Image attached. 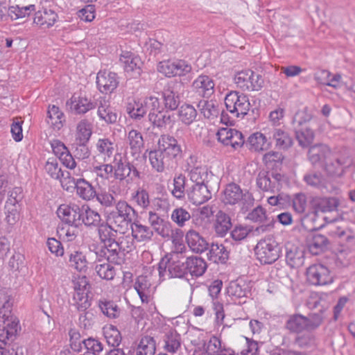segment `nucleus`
I'll use <instances>...</instances> for the list:
<instances>
[{
  "mask_svg": "<svg viewBox=\"0 0 355 355\" xmlns=\"http://www.w3.org/2000/svg\"><path fill=\"white\" fill-rule=\"evenodd\" d=\"M97 155L101 157L104 162H108L116 153V145L110 138H100L96 143Z\"/></svg>",
  "mask_w": 355,
  "mask_h": 355,
  "instance_id": "nucleus-21",
  "label": "nucleus"
},
{
  "mask_svg": "<svg viewBox=\"0 0 355 355\" xmlns=\"http://www.w3.org/2000/svg\"><path fill=\"white\" fill-rule=\"evenodd\" d=\"M0 303L2 304L0 308V315L4 316L14 314L12 310L14 299L10 295H8V293L4 291H1Z\"/></svg>",
  "mask_w": 355,
  "mask_h": 355,
  "instance_id": "nucleus-58",
  "label": "nucleus"
},
{
  "mask_svg": "<svg viewBox=\"0 0 355 355\" xmlns=\"http://www.w3.org/2000/svg\"><path fill=\"white\" fill-rule=\"evenodd\" d=\"M44 171L51 178L55 180L61 178L64 172L62 171L58 159L55 157H50L47 159L44 166Z\"/></svg>",
  "mask_w": 355,
  "mask_h": 355,
  "instance_id": "nucleus-50",
  "label": "nucleus"
},
{
  "mask_svg": "<svg viewBox=\"0 0 355 355\" xmlns=\"http://www.w3.org/2000/svg\"><path fill=\"white\" fill-rule=\"evenodd\" d=\"M111 166L114 176L116 180H123L130 175L132 179L139 177V172L137 169L127 162L125 156L121 153H115Z\"/></svg>",
  "mask_w": 355,
  "mask_h": 355,
  "instance_id": "nucleus-9",
  "label": "nucleus"
},
{
  "mask_svg": "<svg viewBox=\"0 0 355 355\" xmlns=\"http://www.w3.org/2000/svg\"><path fill=\"white\" fill-rule=\"evenodd\" d=\"M282 178L278 173L261 171L257 178V185L263 191L274 193L279 190Z\"/></svg>",
  "mask_w": 355,
  "mask_h": 355,
  "instance_id": "nucleus-13",
  "label": "nucleus"
},
{
  "mask_svg": "<svg viewBox=\"0 0 355 355\" xmlns=\"http://www.w3.org/2000/svg\"><path fill=\"white\" fill-rule=\"evenodd\" d=\"M148 120L154 125L159 128H165L173 123V116L167 111L160 110V103L158 99V105L155 107H150L148 114Z\"/></svg>",
  "mask_w": 355,
  "mask_h": 355,
  "instance_id": "nucleus-18",
  "label": "nucleus"
},
{
  "mask_svg": "<svg viewBox=\"0 0 355 355\" xmlns=\"http://www.w3.org/2000/svg\"><path fill=\"white\" fill-rule=\"evenodd\" d=\"M69 107L76 114H83L95 108L96 105L85 96L73 95L68 103Z\"/></svg>",
  "mask_w": 355,
  "mask_h": 355,
  "instance_id": "nucleus-24",
  "label": "nucleus"
},
{
  "mask_svg": "<svg viewBox=\"0 0 355 355\" xmlns=\"http://www.w3.org/2000/svg\"><path fill=\"white\" fill-rule=\"evenodd\" d=\"M80 314L78 321L80 327L85 329H90L96 322V315L92 309L82 311Z\"/></svg>",
  "mask_w": 355,
  "mask_h": 355,
  "instance_id": "nucleus-61",
  "label": "nucleus"
},
{
  "mask_svg": "<svg viewBox=\"0 0 355 355\" xmlns=\"http://www.w3.org/2000/svg\"><path fill=\"white\" fill-rule=\"evenodd\" d=\"M327 304L324 303V310L317 313H311L307 316L300 313L288 316L284 327L291 333L300 334L304 331H311L317 329L323 322Z\"/></svg>",
  "mask_w": 355,
  "mask_h": 355,
  "instance_id": "nucleus-2",
  "label": "nucleus"
},
{
  "mask_svg": "<svg viewBox=\"0 0 355 355\" xmlns=\"http://www.w3.org/2000/svg\"><path fill=\"white\" fill-rule=\"evenodd\" d=\"M211 198L207 184H195L189 193V200L195 205H201Z\"/></svg>",
  "mask_w": 355,
  "mask_h": 355,
  "instance_id": "nucleus-28",
  "label": "nucleus"
},
{
  "mask_svg": "<svg viewBox=\"0 0 355 355\" xmlns=\"http://www.w3.org/2000/svg\"><path fill=\"white\" fill-rule=\"evenodd\" d=\"M35 10V6L31 4L26 6H19L18 5L11 6L8 8V16L12 20H16L28 16L31 12Z\"/></svg>",
  "mask_w": 355,
  "mask_h": 355,
  "instance_id": "nucleus-45",
  "label": "nucleus"
},
{
  "mask_svg": "<svg viewBox=\"0 0 355 355\" xmlns=\"http://www.w3.org/2000/svg\"><path fill=\"white\" fill-rule=\"evenodd\" d=\"M103 243L108 253L107 261H111L117 265L121 264L123 261V257L121 255L118 241L113 239Z\"/></svg>",
  "mask_w": 355,
  "mask_h": 355,
  "instance_id": "nucleus-38",
  "label": "nucleus"
},
{
  "mask_svg": "<svg viewBox=\"0 0 355 355\" xmlns=\"http://www.w3.org/2000/svg\"><path fill=\"white\" fill-rule=\"evenodd\" d=\"M92 125L87 119L78 122L76 126V140L80 144L84 145L92 135Z\"/></svg>",
  "mask_w": 355,
  "mask_h": 355,
  "instance_id": "nucleus-43",
  "label": "nucleus"
},
{
  "mask_svg": "<svg viewBox=\"0 0 355 355\" xmlns=\"http://www.w3.org/2000/svg\"><path fill=\"white\" fill-rule=\"evenodd\" d=\"M120 60L128 76L137 78L140 76L143 62L139 55L130 51H123Z\"/></svg>",
  "mask_w": 355,
  "mask_h": 355,
  "instance_id": "nucleus-14",
  "label": "nucleus"
},
{
  "mask_svg": "<svg viewBox=\"0 0 355 355\" xmlns=\"http://www.w3.org/2000/svg\"><path fill=\"white\" fill-rule=\"evenodd\" d=\"M131 234L138 241L149 239L153 235V230L154 227L143 225L141 223H130Z\"/></svg>",
  "mask_w": 355,
  "mask_h": 355,
  "instance_id": "nucleus-46",
  "label": "nucleus"
},
{
  "mask_svg": "<svg viewBox=\"0 0 355 355\" xmlns=\"http://www.w3.org/2000/svg\"><path fill=\"white\" fill-rule=\"evenodd\" d=\"M187 168L189 171L190 179L196 184H206L211 173L205 166L197 163L196 157L190 156L187 160Z\"/></svg>",
  "mask_w": 355,
  "mask_h": 355,
  "instance_id": "nucleus-15",
  "label": "nucleus"
},
{
  "mask_svg": "<svg viewBox=\"0 0 355 355\" xmlns=\"http://www.w3.org/2000/svg\"><path fill=\"white\" fill-rule=\"evenodd\" d=\"M164 341L165 350L173 354L175 353L181 345L180 334L173 330H170L165 334Z\"/></svg>",
  "mask_w": 355,
  "mask_h": 355,
  "instance_id": "nucleus-42",
  "label": "nucleus"
},
{
  "mask_svg": "<svg viewBox=\"0 0 355 355\" xmlns=\"http://www.w3.org/2000/svg\"><path fill=\"white\" fill-rule=\"evenodd\" d=\"M274 223H267L259 225L255 228L246 223H238L231 232L232 238L235 241H241L248 236H257L274 227Z\"/></svg>",
  "mask_w": 355,
  "mask_h": 355,
  "instance_id": "nucleus-11",
  "label": "nucleus"
},
{
  "mask_svg": "<svg viewBox=\"0 0 355 355\" xmlns=\"http://www.w3.org/2000/svg\"><path fill=\"white\" fill-rule=\"evenodd\" d=\"M20 331L19 320L15 314L0 315V348L13 344Z\"/></svg>",
  "mask_w": 355,
  "mask_h": 355,
  "instance_id": "nucleus-6",
  "label": "nucleus"
},
{
  "mask_svg": "<svg viewBox=\"0 0 355 355\" xmlns=\"http://www.w3.org/2000/svg\"><path fill=\"white\" fill-rule=\"evenodd\" d=\"M78 213L67 205H61L57 209V215L62 222H76Z\"/></svg>",
  "mask_w": 355,
  "mask_h": 355,
  "instance_id": "nucleus-54",
  "label": "nucleus"
},
{
  "mask_svg": "<svg viewBox=\"0 0 355 355\" xmlns=\"http://www.w3.org/2000/svg\"><path fill=\"white\" fill-rule=\"evenodd\" d=\"M243 196V191L239 185L229 184L223 191V201L225 204L235 205L241 200Z\"/></svg>",
  "mask_w": 355,
  "mask_h": 355,
  "instance_id": "nucleus-32",
  "label": "nucleus"
},
{
  "mask_svg": "<svg viewBox=\"0 0 355 355\" xmlns=\"http://www.w3.org/2000/svg\"><path fill=\"white\" fill-rule=\"evenodd\" d=\"M118 243L123 257L126 253H129L135 249L134 237L130 233L120 236Z\"/></svg>",
  "mask_w": 355,
  "mask_h": 355,
  "instance_id": "nucleus-62",
  "label": "nucleus"
},
{
  "mask_svg": "<svg viewBox=\"0 0 355 355\" xmlns=\"http://www.w3.org/2000/svg\"><path fill=\"white\" fill-rule=\"evenodd\" d=\"M346 160L343 156L333 155L324 162V170L327 175L332 177H341L345 173Z\"/></svg>",
  "mask_w": 355,
  "mask_h": 355,
  "instance_id": "nucleus-20",
  "label": "nucleus"
},
{
  "mask_svg": "<svg viewBox=\"0 0 355 355\" xmlns=\"http://www.w3.org/2000/svg\"><path fill=\"white\" fill-rule=\"evenodd\" d=\"M156 344L154 338L146 335L143 336L136 348V355H155Z\"/></svg>",
  "mask_w": 355,
  "mask_h": 355,
  "instance_id": "nucleus-36",
  "label": "nucleus"
},
{
  "mask_svg": "<svg viewBox=\"0 0 355 355\" xmlns=\"http://www.w3.org/2000/svg\"><path fill=\"white\" fill-rule=\"evenodd\" d=\"M218 141L226 146H230L233 149H237L243 146L245 143L243 134L229 127L220 128L216 133Z\"/></svg>",
  "mask_w": 355,
  "mask_h": 355,
  "instance_id": "nucleus-12",
  "label": "nucleus"
},
{
  "mask_svg": "<svg viewBox=\"0 0 355 355\" xmlns=\"http://www.w3.org/2000/svg\"><path fill=\"white\" fill-rule=\"evenodd\" d=\"M315 79L320 84L338 88L340 85L342 77L338 73L332 75L327 70H322L315 73Z\"/></svg>",
  "mask_w": 355,
  "mask_h": 355,
  "instance_id": "nucleus-34",
  "label": "nucleus"
},
{
  "mask_svg": "<svg viewBox=\"0 0 355 355\" xmlns=\"http://www.w3.org/2000/svg\"><path fill=\"white\" fill-rule=\"evenodd\" d=\"M187 274L191 276H202L206 271L207 265L205 261L197 256L187 257Z\"/></svg>",
  "mask_w": 355,
  "mask_h": 355,
  "instance_id": "nucleus-29",
  "label": "nucleus"
},
{
  "mask_svg": "<svg viewBox=\"0 0 355 355\" xmlns=\"http://www.w3.org/2000/svg\"><path fill=\"white\" fill-rule=\"evenodd\" d=\"M249 150L254 152H261L270 147V142L261 132H256L249 136L246 141Z\"/></svg>",
  "mask_w": 355,
  "mask_h": 355,
  "instance_id": "nucleus-26",
  "label": "nucleus"
},
{
  "mask_svg": "<svg viewBox=\"0 0 355 355\" xmlns=\"http://www.w3.org/2000/svg\"><path fill=\"white\" fill-rule=\"evenodd\" d=\"M58 18V16L54 10L43 8L35 12L33 21L40 28L46 29L53 26Z\"/></svg>",
  "mask_w": 355,
  "mask_h": 355,
  "instance_id": "nucleus-25",
  "label": "nucleus"
},
{
  "mask_svg": "<svg viewBox=\"0 0 355 355\" xmlns=\"http://www.w3.org/2000/svg\"><path fill=\"white\" fill-rule=\"evenodd\" d=\"M296 138L301 146L308 147L313 141L314 133L311 129H302L297 132Z\"/></svg>",
  "mask_w": 355,
  "mask_h": 355,
  "instance_id": "nucleus-64",
  "label": "nucleus"
},
{
  "mask_svg": "<svg viewBox=\"0 0 355 355\" xmlns=\"http://www.w3.org/2000/svg\"><path fill=\"white\" fill-rule=\"evenodd\" d=\"M286 261L291 268H298L303 265L304 257L303 249L290 241L285 244Z\"/></svg>",
  "mask_w": 355,
  "mask_h": 355,
  "instance_id": "nucleus-23",
  "label": "nucleus"
},
{
  "mask_svg": "<svg viewBox=\"0 0 355 355\" xmlns=\"http://www.w3.org/2000/svg\"><path fill=\"white\" fill-rule=\"evenodd\" d=\"M272 138L275 141L276 146L281 149L288 148L293 144V139L289 134L279 128L274 130Z\"/></svg>",
  "mask_w": 355,
  "mask_h": 355,
  "instance_id": "nucleus-48",
  "label": "nucleus"
},
{
  "mask_svg": "<svg viewBox=\"0 0 355 355\" xmlns=\"http://www.w3.org/2000/svg\"><path fill=\"white\" fill-rule=\"evenodd\" d=\"M125 142L128 145L129 153L135 158H137L141 154V149L144 147V142L141 133L137 130H130L125 138Z\"/></svg>",
  "mask_w": 355,
  "mask_h": 355,
  "instance_id": "nucleus-22",
  "label": "nucleus"
},
{
  "mask_svg": "<svg viewBox=\"0 0 355 355\" xmlns=\"http://www.w3.org/2000/svg\"><path fill=\"white\" fill-rule=\"evenodd\" d=\"M182 153L181 146L173 137L162 135L158 139L156 148L146 151L152 168L158 173H162L170 163Z\"/></svg>",
  "mask_w": 355,
  "mask_h": 355,
  "instance_id": "nucleus-1",
  "label": "nucleus"
},
{
  "mask_svg": "<svg viewBox=\"0 0 355 355\" xmlns=\"http://www.w3.org/2000/svg\"><path fill=\"white\" fill-rule=\"evenodd\" d=\"M254 251L261 263L271 264L279 257L281 248L273 236H268L257 243Z\"/></svg>",
  "mask_w": 355,
  "mask_h": 355,
  "instance_id": "nucleus-4",
  "label": "nucleus"
},
{
  "mask_svg": "<svg viewBox=\"0 0 355 355\" xmlns=\"http://www.w3.org/2000/svg\"><path fill=\"white\" fill-rule=\"evenodd\" d=\"M234 82L243 91H259L263 87L264 80L261 75L248 69L238 72Z\"/></svg>",
  "mask_w": 355,
  "mask_h": 355,
  "instance_id": "nucleus-8",
  "label": "nucleus"
},
{
  "mask_svg": "<svg viewBox=\"0 0 355 355\" xmlns=\"http://www.w3.org/2000/svg\"><path fill=\"white\" fill-rule=\"evenodd\" d=\"M92 172L96 174L97 177L103 180H108L113 173L111 163L104 162L97 165H93Z\"/></svg>",
  "mask_w": 355,
  "mask_h": 355,
  "instance_id": "nucleus-63",
  "label": "nucleus"
},
{
  "mask_svg": "<svg viewBox=\"0 0 355 355\" xmlns=\"http://www.w3.org/2000/svg\"><path fill=\"white\" fill-rule=\"evenodd\" d=\"M186 241L189 248L196 253H202L209 247L207 241L194 230H189L187 233Z\"/></svg>",
  "mask_w": 355,
  "mask_h": 355,
  "instance_id": "nucleus-27",
  "label": "nucleus"
},
{
  "mask_svg": "<svg viewBox=\"0 0 355 355\" xmlns=\"http://www.w3.org/2000/svg\"><path fill=\"white\" fill-rule=\"evenodd\" d=\"M46 121L55 130H60L64 121V115L60 108L54 105L49 106Z\"/></svg>",
  "mask_w": 355,
  "mask_h": 355,
  "instance_id": "nucleus-37",
  "label": "nucleus"
},
{
  "mask_svg": "<svg viewBox=\"0 0 355 355\" xmlns=\"http://www.w3.org/2000/svg\"><path fill=\"white\" fill-rule=\"evenodd\" d=\"M304 180L311 187L317 188H327L326 181L320 173L310 172L304 176Z\"/></svg>",
  "mask_w": 355,
  "mask_h": 355,
  "instance_id": "nucleus-57",
  "label": "nucleus"
},
{
  "mask_svg": "<svg viewBox=\"0 0 355 355\" xmlns=\"http://www.w3.org/2000/svg\"><path fill=\"white\" fill-rule=\"evenodd\" d=\"M131 200L142 208H146L150 205L148 193L144 189L139 188L132 193Z\"/></svg>",
  "mask_w": 355,
  "mask_h": 355,
  "instance_id": "nucleus-60",
  "label": "nucleus"
},
{
  "mask_svg": "<svg viewBox=\"0 0 355 355\" xmlns=\"http://www.w3.org/2000/svg\"><path fill=\"white\" fill-rule=\"evenodd\" d=\"M248 292V286L243 282H232L227 288V294L235 298L245 297Z\"/></svg>",
  "mask_w": 355,
  "mask_h": 355,
  "instance_id": "nucleus-53",
  "label": "nucleus"
},
{
  "mask_svg": "<svg viewBox=\"0 0 355 355\" xmlns=\"http://www.w3.org/2000/svg\"><path fill=\"white\" fill-rule=\"evenodd\" d=\"M150 286L146 276L141 275L137 278L134 287L142 302H148L151 293Z\"/></svg>",
  "mask_w": 355,
  "mask_h": 355,
  "instance_id": "nucleus-33",
  "label": "nucleus"
},
{
  "mask_svg": "<svg viewBox=\"0 0 355 355\" xmlns=\"http://www.w3.org/2000/svg\"><path fill=\"white\" fill-rule=\"evenodd\" d=\"M227 110L234 117H243L250 107L249 98L247 95L236 91L230 92L225 98Z\"/></svg>",
  "mask_w": 355,
  "mask_h": 355,
  "instance_id": "nucleus-7",
  "label": "nucleus"
},
{
  "mask_svg": "<svg viewBox=\"0 0 355 355\" xmlns=\"http://www.w3.org/2000/svg\"><path fill=\"white\" fill-rule=\"evenodd\" d=\"M329 148L324 144H317L312 146L309 150V158L313 164L319 162H326L327 158L331 155Z\"/></svg>",
  "mask_w": 355,
  "mask_h": 355,
  "instance_id": "nucleus-31",
  "label": "nucleus"
},
{
  "mask_svg": "<svg viewBox=\"0 0 355 355\" xmlns=\"http://www.w3.org/2000/svg\"><path fill=\"white\" fill-rule=\"evenodd\" d=\"M72 300V304L78 311H85L91 306V300L89 299L88 293H74Z\"/></svg>",
  "mask_w": 355,
  "mask_h": 355,
  "instance_id": "nucleus-56",
  "label": "nucleus"
},
{
  "mask_svg": "<svg viewBox=\"0 0 355 355\" xmlns=\"http://www.w3.org/2000/svg\"><path fill=\"white\" fill-rule=\"evenodd\" d=\"M222 345L220 340L216 336H211L203 345L207 355H219Z\"/></svg>",
  "mask_w": 355,
  "mask_h": 355,
  "instance_id": "nucleus-59",
  "label": "nucleus"
},
{
  "mask_svg": "<svg viewBox=\"0 0 355 355\" xmlns=\"http://www.w3.org/2000/svg\"><path fill=\"white\" fill-rule=\"evenodd\" d=\"M329 240L326 236L320 234H314L311 242L309 245L310 252L313 255H318L327 250Z\"/></svg>",
  "mask_w": 355,
  "mask_h": 355,
  "instance_id": "nucleus-44",
  "label": "nucleus"
},
{
  "mask_svg": "<svg viewBox=\"0 0 355 355\" xmlns=\"http://www.w3.org/2000/svg\"><path fill=\"white\" fill-rule=\"evenodd\" d=\"M158 105V98L150 96L144 98L128 97L125 102V110L129 116L135 120H140L150 110Z\"/></svg>",
  "mask_w": 355,
  "mask_h": 355,
  "instance_id": "nucleus-5",
  "label": "nucleus"
},
{
  "mask_svg": "<svg viewBox=\"0 0 355 355\" xmlns=\"http://www.w3.org/2000/svg\"><path fill=\"white\" fill-rule=\"evenodd\" d=\"M339 201L336 198H324L318 203L315 214H322L336 211L338 207Z\"/></svg>",
  "mask_w": 355,
  "mask_h": 355,
  "instance_id": "nucleus-51",
  "label": "nucleus"
},
{
  "mask_svg": "<svg viewBox=\"0 0 355 355\" xmlns=\"http://www.w3.org/2000/svg\"><path fill=\"white\" fill-rule=\"evenodd\" d=\"M97 107V115L100 120L107 124H113L117 121V114L114 108L111 107L110 101L105 97H100L95 103Z\"/></svg>",
  "mask_w": 355,
  "mask_h": 355,
  "instance_id": "nucleus-17",
  "label": "nucleus"
},
{
  "mask_svg": "<svg viewBox=\"0 0 355 355\" xmlns=\"http://www.w3.org/2000/svg\"><path fill=\"white\" fill-rule=\"evenodd\" d=\"M162 98L165 108L171 111L176 110L180 103V94L173 87H168L164 89Z\"/></svg>",
  "mask_w": 355,
  "mask_h": 355,
  "instance_id": "nucleus-35",
  "label": "nucleus"
},
{
  "mask_svg": "<svg viewBox=\"0 0 355 355\" xmlns=\"http://www.w3.org/2000/svg\"><path fill=\"white\" fill-rule=\"evenodd\" d=\"M110 263L112 262L106 261L96 265L95 270L101 278L106 280L114 279L115 276V269Z\"/></svg>",
  "mask_w": 355,
  "mask_h": 355,
  "instance_id": "nucleus-55",
  "label": "nucleus"
},
{
  "mask_svg": "<svg viewBox=\"0 0 355 355\" xmlns=\"http://www.w3.org/2000/svg\"><path fill=\"white\" fill-rule=\"evenodd\" d=\"M98 306L102 313L110 318H117L121 313V309L113 301H99Z\"/></svg>",
  "mask_w": 355,
  "mask_h": 355,
  "instance_id": "nucleus-49",
  "label": "nucleus"
},
{
  "mask_svg": "<svg viewBox=\"0 0 355 355\" xmlns=\"http://www.w3.org/2000/svg\"><path fill=\"white\" fill-rule=\"evenodd\" d=\"M119 216L125 222H136L137 215L135 210L125 201H119L116 205Z\"/></svg>",
  "mask_w": 355,
  "mask_h": 355,
  "instance_id": "nucleus-47",
  "label": "nucleus"
},
{
  "mask_svg": "<svg viewBox=\"0 0 355 355\" xmlns=\"http://www.w3.org/2000/svg\"><path fill=\"white\" fill-rule=\"evenodd\" d=\"M293 343L299 348L304 350H312L316 347L315 336L311 331L304 334H298L293 341Z\"/></svg>",
  "mask_w": 355,
  "mask_h": 355,
  "instance_id": "nucleus-39",
  "label": "nucleus"
},
{
  "mask_svg": "<svg viewBox=\"0 0 355 355\" xmlns=\"http://www.w3.org/2000/svg\"><path fill=\"white\" fill-rule=\"evenodd\" d=\"M191 89L198 96L208 98L214 94L215 83L210 76L201 74L192 82Z\"/></svg>",
  "mask_w": 355,
  "mask_h": 355,
  "instance_id": "nucleus-16",
  "label": "nucleus"
},
{
  "mask_svg": "<svg viewBox=\"0 0 355 355\" xmlns=\"http://www.w3.org/2000/svg\"><path fill=\"white\" fill-rule=\"evenodd\" d=\"M178 115L182 123L189 125L196 121L198 112L192 105L184 103L179 108Z\"/></svg>",
  "mask_w": 355,
  "mask_h": 355,
  "instance_id": "nucleus-40",
  "label": "nucleus"
},
{
  "mask_svg": "<svg viewBox=\"0 0 355 355\" xmlns=\"http://www.w3.org/2000/svg\"><path fill=\"white\" fill-rule=\"evenodd\" d=\"M187 256L184 254L167 253L159 263L162 277L182 278L187 275Z\"/></svg>",
  "mask_w": 355,
  "mask_h": 355,
  "instance_id": "nucleus-3",
  "label": "nucleus"
},
{
  "mask_svg": "<svg viewBox=\"0 0 355 355\" xmlns=\"http://www.w3.org/2000/svg\"><path fill=\"white\" fill-rule=\"evenodd\" d=\"M207 258L216 263H225L229 259V252L223 244L213 243L209 247Z\"/></svg>",
  "mask_w": 355,
  "mask_h": 355,
  "instance_id": "nucleus-30",
  "label": "nucleus"
},
{
  "mask_svg": "<svg viewBox=\"0 0 355 355\" xmlns=\"http://www.w3.org/2000/svg\"><path fill=\"white\" fill-rule=\"evenodd\" d=\"M96 84L101 92L112 93L119 84L117 76L110 71H99L96 76Z\"/></svg>",
  "mask_w": 355,
  "mask_h": 355,
  "instance_id": "nucleus-19",
  "label": "nucleus"
},
{
  "mask_svg": "<svg viewBox=\"0 0 355 355\" xmlns=\"http://www.w3.org/2000/svg\"><path fill=\"white\" fill-rule=\"evenodd\" d=\"M198 106L200 112L207 119H213L219 113L218 106H216L211 101H200Z\"/></svg>",
  "mask_w": 355,
  "mask_h": 355,
  "instance_id": "nucleus-52",
  "label": "nucleus"
},
{
  "mask_svg": "<svg viewBox=\"0 0 355 355\" xmlns=\"http://www.w3.org/2000/svg\"><path fill=\"white\" fill-rule=\"evenodd\" d=\"M76 193L85 200H90L96 196V191L92 185L83 178H78Z\"/></svg>",
  "mask_w": 355,
  "mask_h": 355,
  "instance_id": "nucleus-41",
  "label": "nucleus"
},
{
  "mask_svg": "<svg viewBox=\"0 0 355 355\" xmlns=\"http://www.w3.org/2000/svg\"><path fill=\"white\" fill-rule=\"evenodd\" d=\"M306 275L307 281L314 286H324L333 282L329 268L320 263L310 266L306 269Z\"/></svg>",
  "mask_w": 355,
  "mask_h": 355,
  "instance_id": "nucleus-10",
  "label": "nucleus"
}]
</instances>
